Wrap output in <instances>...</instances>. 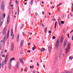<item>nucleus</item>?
Returning <instances> with one entry per match:
<instances>
[{
    "instance_id": "nucleus-16",
    "label": "nucleus",
    "mask_w": 73,
    "mask_h": 73,
    "mask_svg": "<svg viewBox=\"0 0 73 73\" xmlns=\"http://www.w3.org/2000/svg\"><path fill=\"white\" fill-rule=\"evenodd\" d=\"M45 49L44 48H42L41 49L40 52H42V51L44 52V51H45Z\"/></svg>"
},
{
    "instance_id": "nucleus-29",
    "label": "nucleus",
    "mask_w": 73,
    "mask_h": 73,
    "mask_svg": "<svg viewBox=\"0 0 73 73\" xmlns=\"http://www.w3.org/2000/svg\"><path fill=\"white\" fill-rule=\"evenodd\" d=\"M54 48L55 49H57L58 48V46H54Z\"/></svg>"
},
{
    "instance_id": "nucleus-31",
    "label": "nucleus",
    "mask_w": 73,
    "mask_h": 73,
    "mask_svg": "<svg viewBox=\"0 0 73 73\" xmlns=\"http://www.w3.org/2000/svg\"><path fill=\"white\" fill-rule=\"evenodd\" d=\"M24 27V24L22 25V26H21V28H20V29H21L22 28H23V27Z\"/></svg>"
},
{
    "instance_id": "nucleus-35",
    "label": "nucleus",
    "mask_w": 73,
    "mask_h": 73,
    "mask_svg": "<svg viewBox=\"0 0 73 73\" xmlns=\"http://www.w3.org/2000/svg\"><path fill=\"white\" fill-rule=\"evenodd\" d=\"M66 36L68 37H69V34H67Z\"/></svg>"
},
{
    "instance_id": "nucleus-48",
    "label": "nucleus",
    "mask_w": 73,
    "mask_h": 73,
    "mask_svg": "<svg viewBox=\"0 0 73 73\" xmlns=\"http://www.w3.org/2000/svg\"><path fill=\"white\" fill-rule=\"evenodd\" d=\"M5 70H6V69H7V66H5Z\"/></svg>"
},
{
    "instance_id": "nucleus-43",
    "label": "nucleus",
    "mask_w": 73,
    "mask_h": 73,
    "mask_svg": "<svg viewBox=\"0 0 73 73\" xmlns=\"http://www.w3.org/2000/svg\"><path fill=\"white\" fill-rule=\"evenodd\" d=\"M31 45V43H28V46H29V45Z\"/></svg>"
},
{
    "instance_id": "nucleus-47",
    "label": "nucleus",
    "mask_w": 73,
    "mask_h": 73,
    "mask_svg": "<svg viewBox=\"0 0 73 73\" xmlns=\"http://www.w3.org/2000/svg\"><path fill=\"white\" fill-rule=\"evenodd\" d=\"M37 66H39V64H38V63H37Z\"/></svg>"
},
{
    "instance_id": "nucleus-22",
    "label": "nucleus",
    "mask_w": 73,
    "mask_h": 73,
    "mask_svg": "<svg viewBox=\"0 0 73 73\" xmlns=\"http://www.w3.org/2000/svg\"><path fill=\"white\" fill-rule=\"evenodd\" d=\"M35 49H36V47L35 46H34V47H33V50H35Z\"/></svg>"
},
{
    "instance_id": "nucleus-15",
    "label": "nucleus",
    "mask_w": 73,
    "mask_h": 73,
    "mask_svg": "<svg viewBox=\"0 0 73 73\" xmlns=\"http://www.w3.org/2000/svg\"><path fill=\"white\" fill-rule=\"evenodd\" d=\"M24 43V40H22L21 41V46H23V43Z\"/></svg>"
},
{
    "instance_id": "nucleus-54",
    "label": "nucleus",
    "mask_w": 73,
    "mask_h": 73,
    "mask_svg": "<svg viewBox=\"0 0 73 73\" xmlns=\"http://www.w3.org/2000/svg\"><path fill=\"white\" fill-rule=\"evenodd\" d=\"M27 2L25 3L24 4V5H27Z\"/></svg>"
},
{
    "instance_id": "nucleus-34",
    "label": "nucleus",
    "mask_w": 73,
    "mask_h": 73,
    "mask_svg": "<svg viewBox=\"0 0 73 73\" xmlns=\"http://www.w3.org/2000/svg\"><path fill=\"white\" fill-rule=\"evenodd\" d=\"M28 35H30V34H32V33H30L29 32H28Z\"/></svg>"
},
{
    "instance_id": "nucleus-10",
    "label": "nucleus",
    "mask_w": 73,
    "mask_h": 73,
    "mask_svg": "<svg viewBox=\"0 0 73 73\" xmlns=\"http://www.w3.org/2000/svg\"><path fill=\"white\" fill-rule=\"evenodd\" d=\"M19 61L21 63H22V64H24V62H23V60L22 58H20Z\"/></svg>"
},
{
    "instance_id": "nucleus-46",
    "label": "nucleus",
    "mask_w": 73,
    "mask_h": 73,
    "mask_svg": "<svg viewBox=\"0 0 73 73\" xmlns=\"http://www.w3.org/2000/svg\"><path fill=\"white\" fill-rule=\"evenodd\" d=\"M7 52V50L6 49L5 50V53H6V52Z\"/></svg>"
},
{
    "instance_id": "nucleus-19",
    "label": "nucleus",
    "mask_w": 73,
    "mask_h": 73,
    "mask_svg": "<svg viewBox=\"0 0 73 73\" xmlns=\"http://www.w3.org/2000/svg\"><path fill=\"white\" fill-rule=\"evenodd\" d=\"M11 36H12V35L13 34V29H11Z\"/></svg>"
},
{
    "instance_id": "nucleus-40",
    "label": "nucleus",
    "mask_w": 73,
    "mask_h": 73,
    "mask_svg": "<svg viewBox=\"0 0 73 73\" xmlns=\"http://www.w3.org/2000/svg\"><path fill=\"white\" fill-rule=\"evenodd\" d=\"M23 36H25V33H24V32H23Z\"/></svg>"
},
{
    "instance_id": "nucleus-7",
    "label": "nucleus",
    "mask_w": 73,
    "mask_h": 73,
    "mask_svg": "<svg viewBox=\"0 0 73 73\" xmlns=\"http://www.w3.org/2000/svg\"><path fill=\"white\" fill-rule=\"evenodd\" d=\"M63 40H64V37L62 36L61 37L60 40V43H62V42H63Z\"/></svg>"
},
{
    "instance_id": "nucleus-33",
    "label": "nucleus",
    "mask_w": 73,
    "mask_h": 73,
    "mask_svg": "<svg viewBox=\"0 0 73 73\" xmlns=\"http://www.w3.org/2000/svg\"><path fill=\"white\" fill-rule=\"evenodd\" d=\"M14 37H15V35H13V38H12V39L13 40L14 39Z\"/></svg>"
},
{
    "instance_id": "nucleus-56",
    "label": "nucleus",
    "mask_w": 73,
    "mask_h": 73,
    "mask_svg": "<svg viewBox=\"0 0 73 73\" xmlns=\"http://www.w3.org/2000/svg\"><path fill=\"white\" fill-rule=\"evenodd\" d=\"M54 8V7H53L52 6V7L51 8V9H52V8Z\"/></svg>"
},
{
    "instance_id": "nucleus-36",
    "label": "nucleus",
    "mask_w": 73,
    "mask_h": 73,
    "mask_svg": "<svg viewBox=\"0 0 73 73\" xmlns=\"http://www.w3.org/2000/svg\"><path fill=\"white\" fill-rule=\"evenodd\" d=\"M48 33H52V31H48Z\"/></svg>"
},
{
    "instance_id": "nucleus-59",
    "label": "nucleus",
    "mask_w": 73,
    "mask_h": 73,
    "mask_svg": "<svg viewBox=\"0 0 73 73\" xmlns=\"http://www.w3.org/2000/svg\"><path fill=\"white\" fill-rule=\"evenodd\" d=\"M60 53H62V50H60Z\"/></svg>"
},
{
    "instance_id": "nucleus-2",
    "label": "nucleus",
    "mask_w": 73,
    "mask_h": 73,
    "mask_svg": "<svg viewBox=\"0 0 73 73\" xmlns=\"http://www.w3.org/2000/svg\"><path fill=\"white\" fill-rule=\"evenodd\" d=\"M7 64V60H5L4 61H3L2 63V68H3V66H4V64L5 65H6Z\"/></svg>"
},
{
    "instance_id": "nucleus-25",
    "label": "nucleus",
    "mask_w": 73,
    "mask_h": 73,
    "mask_svg": "<svg viewBox=\"0 0 73 73\" xmlns=\"http://www.w3.org/2000/svg\"><path fill=\"white\" fill-rule=\"evenodd\" d=\"M71 11H72V12H73V3L72 4V5Z\"/></svg>"
},
{
    "instance_id": "nucleus-18",
    "label": "nucleus",
    "mask_w": 73,
    "mask_h": 73,
    "mask_svg": "<svg viewBox=\"0 0 73 73\" xmlns=\"http://www.w3.org/2000/svg\"><path fill=\"white\" fill-rule=\"evenodd\" d=\"M14 49V46H12L11 47V50L12 51H13Z\"/></svg>"
},
{
    "instance_id": "nucleus-38",
    "label": "nucleus",
    "mask_w": 73,
    "mask_h": 73,
    "mask_svg": "<svg viewBox=\"0 0 73 73\" xmlns=\"http://www.w3.org/2000/svg\"><path fill=\"white\" fill-rule=\"evenodd\" d=\"M69 29V27H67V30H68V29Z\"/></svg>"
},
{
    "instance_id": "nucleus-8",
    "label": "nucleus",
    "mask_w": 73,
    "mask_h": 73,
    "mask_svg": "<svg viewBox=\"0 0 73 73\" xmlns=\"http://www.w3.org/2000/svg\"><path fill=\"white\" fill-rule=\"evenodd\" d=\"M1 7L2 9H4V3L3 2L2 3Z\"/></svg>"
},
{
    "instance_id": "nucleus-64",
    "label": "nucleus",
    "mask_w": 73,
    "mask_h": 73,
    "mask_svg": "<svg viewBox=\"0 0 73 73\" xmlns=\"http://www.w3.org/2000/svg\"><path fill=\"white\" fill-rule=\"evenodd\" d=\"M42 13L43 15H44V12H42Z\"/></svg>"
},
{
    "instance_id": "nucleus-11",
    "label": "nucleus",
    "mask_w": 73,
    "mask_h": 73,
    "mask_svg": "<svg viewBox=\"0 0 73 73\" xmlns=\"http://www.w3.org/2000/svg\"><path fill=\"white\" fill-rule=\"evenodd\" d=\"M19 37H20V34H18L17 39V42H19Z\"/></svg>"
},
{
    "instance_id": "nucleus-6",
    "label": "nucleus",
    "mask_w": 73,
    "mask_h": 73,
    "mask_svg": "<svg viewBox=\"0 0 73 73\" xmlns=\"http://www.w3.org/2000/svg\"><path fill=\"white\" fill-rule=\"evenodd\" d=\"M52 48V46H50L48 47V51L49 52V53H51V49Z\"/></svg>"
},
{
    "instance_id": "nucleus-58",
    "label": "nucleus",
    "mask_w": 73,
    "mask_h": 73,
    "mask_svg": "<svg viewBox=\"0 0 73 73\" xmlns=\"http://www.w3.org/2000/svg\"><path fill=\"white\" fill-rule=\"evenodd\" d=\"M34 68V66H32V69H33Z\"/></svg>"
},
{
    "instance_id": "nucleus-27",
    "label": "nucleus",
    "mask_w": 73,
    "mask_h": 73,
    "mask_svg": "<svg viewBox=\"0 0 73 73\" xmlns=\"http://www.w3.org/2000/svg\"><path fill=\"white\" fill-rule=\"evenodd\" d=\"M64 23H65V22L64 21H62L61 22V23L62 24H64Z\"/></svg>"
},
{
    "instance_id": "nucleus-26",
    "label": "nucleus",
    "mask_w": 73,
    "mask_h": 73,
    "mask_svg": "<svg viewBox=\"0 0 73 73\" xmlns=\"http://www.w3.org/2000/svg\"><path fill=\"white\" fill-rule=\"evenodd\" d=\"M33 0H31L30 2V4L31 5H32V4H33Z\"/></svg>"
},
{
    "instance_id": "nucleus-45",
    "label": "nucleus",
    "mask_w": 73,
    "mask_h": 73,
    "mask_svg": "<svg viewBox=\"0 0 73 73\" xmlns=\"http://www.w3.org/2000/svg\"><path fill=\"white\" fill-rule=\"evenodd\" d=\"M2 56L3 57H5V55L4 54L2 55Z\"/></svg>"
},
{
    "instance_id": "nucleus-50",
    "label": "nucleus",
    "mask_w": 73,
    "mask_h": 73,
    "mask_svg": "<svg viewBox=\"0 0 73 73\" xmlns=\"http://www.w3.org/2000/svg\"><path fill=\"white\" fill-rule=\"evenodd\" d=\"M35 15L36 16H37V13H35Z\"/></svg>"
},
{
    "instance_id": "nucleus-21",
    "label": "nucleus",
    "mask_w": 73,
    "mask_h": 73,
    "mask_svg": "<svg viewBox=\"0 0 73 73\" xmlns=\"http://www.w3.org/2000/svg\"><path fill=\"white\" fill-rule=\"evenodd\" d=\"M4 33H5L6 32V31H7V28H5L3 30Z\"/></svg>"
},
{
    "instance_id": "nucleus-14",
    "label": "nucleus",
    "mask_w": 73,
    "mask_h": 73,
    "mask_svg": "<svg viewBox=\"0 0 73 73\" xmlns=\"http://www.w3.org/2000/svg\"><path fill=\"white\" fill-rule=\"evenodd\" d=\"M8 56H9L8 55H6L5 58V60L7 61L8 60Z\"/></svg>"
},
{
    "instance_id": "nucleus-23",
    "label": "nucleus",
    "mask_w": 73,
    "mask_h": 73,
    "mask_svg": "<svg viewBox=\"0 0 73 73\" xmlns=\"http://www.w3.org/2000/svg\"><path fill=\"white\" fill-rule=\"evenodd\" d=\"M57 22H56L55 23V26H54V29H56V26L57 25Z\"/></svg>"
},
{
    "instance_id": "nucleus-32",
    "label": "nucleus",
    "mask_w": 73,
    "mask_h": 73,
    "mask_svg": "<svg viewBox=\"0 0 73 73\" xmlns=\"http://www.w3.org/2000/svg\"><path fill=\"white\" fill-rule=\"evenodd\" d=\"M7 35H7V38L8 39V37H9V33H7Z\"/></svg>"
},
{
    "instance_id": "nucleus-28",
    "label": "nucleus",
    "mask_w": 73,
    "mask_h": 73,
    "mask_svg": "<svg viewBox=\"0 0 73 73\" xmlns=\"http://www.w3.org/2000/svg\"><path fill=\"white\" fill-rule=\"evenodd\" d=\"M69 59H70V60H72L73 59V57L72 56H70L69 57Z\"/></svg>"
},
{
    "instance_id": "nucleus-49",
    "label": "nucleus",
    "mask_w": 73,
    "mask_h": 73,
    "mask_svg": "<svg viewBox=\"0 0 73 73\" xmlns=\"http://www.w3.org/2000/svg\"><path fill=\"white\" fill-rule=\"evenodd\" d=\"M23 68H21V72H22V71H23Z\"/></svg>"
},
{
    "instance_id": "nucleus-17",
    "label": "nucleus",
    "mask_w": 73,
    "mask_h": 73,
    "mask_svg": "<svg viewBox=\"0 0 73 73\" xmlns=\"http://www.w3.org/2000/svg\"><path fill=\"white\" fill-rule=\"evenodd\" d=\"M19 62H17V67L18 68H19Z\"/></svg>"
},
{
    "instance_id": "nucleus-12",
    "label": "nucleus",
    "mask_w": 73,
    "mask_h": 73,
    "mask_svg": "<svg viewBox=\"0 0 73 73\" xmlns=\"http://www.w3.org/2000/svg\"><path fill=\"white\" fill-rule=\"evenodd\" d=\"M62 73H72V71H64V72H63Z\"/></svg>"
},
{
    "instance_id": "nucleus-20",
    "label": "nucleus",
    "mask_w": 73,
    "mask_h": 73,
    "mask_svg": "<svg viewBox=\"0 0 73 73\" xmlns=\"http://www.w3.org/2000/svg\"><path fill=\"white\" fill-rule=\"evenodd\" d=\"M13 60H15V58H12L11 59L10 61H13Z\"/></svg>"
},
{
    "instance_id": "nucleus-9",
    "label": "nucleus",
    "mask_w": 73,
    "mask_h": 73,
    "mask_svg": "<svg viewBox=\"0 0 73 73\" xmlns=\"http://www.w3.org/2000/svg\"><path fill=\"white\" fill-rule=\"evenodd\" d=\"M67 40L65 39L64 42V46H66V43H67Z\"/></svg>"
},
{
    "instance_id": "nucleus-61",
    "label": "nucleus",
    "mask_w": 73,
    "mask_h": 73,
    "mask_svg": "<svg viewBox=\"0 0 73 73\" xmlns=\"http://www.w3.org/2000/svg\"><path fill=\"white\" fill-rule=\"evenodd\" d=\"M59 20H61V19H60V17H59L58 18Z\"/></svg>"
},
{
    "instance_id": "nucleus-42",
    "label": "nucleus",
    "mask_w": 73,
    "mask_h": 73,
    "mask_svg": "<svg viewBox=\"0 0 73 73\" xmlns=\"http://www.w3.org/2000/svg\"><path fill=\"white\" fill-rule=\"evenodd\" d=\"M5 14H3V18H5Z\"/></svg>"
},
{
    "instance_id": "nucleus-52",
    "label": "nucleus",
    "mask_w": 73,
    "mask_h": 73,
    "mask_svg": "<svg viewBox=\"0 0 73 73\" xmlns=\"http://www.w3.org/2000/svg\"><path fill=\"white\" fill-rule=\"evenodd\" d=\"M42 42H43V44H44L45 43V41H43Z\"/></svg>"
},
{
    "instance_id": "nucleus-1",
    "label": "nucleus",
    "mask_w": 73,
    "mask_h": 73,
    "mask_svg": "<svg viewBox=\"0 0 73 73\" xmlns=\"http://www.w3.org/2000/svg\"><path fill=\"white\" fill-rule=\"evenodd\" d=\"M70 46H67L66 48L65 49V53L66 54H67L69 52V50L70 49Z\"/></svg>"
},
{
    "instance_id": "nucleus-24",
    "label": "nucleus",
    "mask_w": 73,
    "mask_h": 73,
    "mask_svg": "<svg viewBox=\"0 0 73 73\" xmlns=\"http://www.w3.org/2000/svg\"><path fill=\"white\" fill-rule=\"evenodd\" d=\"M44 31H45V33H46V32H47V28H45Z\"/></svg>"
},
{
    "instance_id": "nucleus-51",
    "label": "nucleus",
    "mask_w": 73,
    "mask_h": 73,
    "mask_svg": "<svg viewBox=\"0 0 73 73\" xmlns=\"http://www.w3.org/2000/svg\"><path fill=\"white\" fill-rule=\"evenodd\" d=\"M5 33H4V31H3V35H4V34H5Z\"/></svg>"
},
{
    "instance_id": "nucleus-3",
    "label": "nucleus",
    "mask_w": 73,
    "mask_h": 73,
    "mask_svg": "<svg viewBox=\"0 0 73 73\" xmlns=\"http://www.w3.org/2000/svg\"><path fill=\"white\" fill-rule=\"evenodd\" d=\"M60 43V39H58L55 43L56 46H58L59 45V44Z\"/></svg>"
},
{
    "instance_id": "nucleus-13",
    "label": "nucleus",
    "mask_w": 73,
    "mask_h": 73,
    "mask_svg": "<svg viewBox=\"0 0 73 73\" xmlns=\"http://www.w3.org/2000/svg\"><path fill=\"white\" fill-rule=\"evenodd\" d=\"M9 23V16H8L7 19V24H8Z\"/></svg>"
},
{
    "instance_id": "nucleus-4",
    "label": "nucleus",
    "mask_w": 73,
    "mask_h": 73,
    "mask_svg": "<svg viewBox=\"0 0 73 73\" xmlns=\"http://www.w3.org/2000/svg\"><path fill=\"white\" fill-rule=\"evenodd\" d=\"M11 61H10V62L9 63V69H11V67H12V65H11Z\"/></svg>"
},
{
    "instance_id": "nucleus-60",
    "label": "nucleus",
    "mask_w": 73,
    "mask_h": 73,
    "mask_svg": "<svg viewBox=\"0 0 73 73\" xmlns=\"http://www.w3.org/2000/svg\"><path fill=\"white\" fill-rule=\"evenodd\" d=\"M27 52H29V53H30V52H31V51L30 50H28L27 51Z\"/></svg>"
},
{
    "instance_id": "nucleus-37",
    "label": "nucleus",
    "mask_w": 73,
    "mask_h": 73,
    "mask_svg": "<svg viewBox=\"0 0 73 73\" xmlns=\"http://www.w3.org/2000/svg\"><path fill=\"white\" fill-rule=\"evenodd\" d=\"M55 38H56V37L53 36V37H52V39H55Z\"/></svg>"
},
{
    "instance_id": "nucleus-63",
    "label": "nucleus",
    "mask_w": 73,
    "mask_h": 73,
    "mask_svg": "<svg viewBox=\"0 0 73 73\" xmlns=\"http://www.w3.org/2000/svg\"><path fill=\"white\" fill-rule=\"evenodd\" d=\"M54 21H56V19H55V18L54 19Z\"/></svg>"
},
{
    "instance_id": "nucleus-53",
    "label": "nucleus",
    "mask_w": 73,
    "mask_h": 73,
    "mask_svg": "<svg viewBox=\"0 0 73 73\" xmlns=\"http://www.w3.org/2000/svg\"><path fill=\"white\" fill-rule=\"evenodd\" d=\"M14 45V44H13V43H12V44H11V46H13Z\"/></svg>"
},
{
    "instance_id": "nucleus-39",
    "label": "nucleus",
    "mask_w": 73,
    "mask_h": 73,
    "mask_svg": "<svg viewBox=\"0 0 73 73\" xmlns=\"http://www.w3.org/2000/svg\"><path fill=\"white\" fill-rule=\"evenodd\" d=\"M70 43H68V46H70Z\"/></svg>"
},
{
    "instance_id": "nucleus-55",
    "label": "nucleus",
    "mask_w": 73,
    "mask_h": 73,
    "mask_svg": "<svg viewBox=\"0 0 73 73\" xmlns=\"http://www.w3.org/2000/svg\"><path fill=\"white\" fill-rule=\"evenodd\" d=\"M72 40H73V36H72Z\"/></svg>"
},
{
    "instance_id": "nucleus-57",
    "label": "nucleus",
    "mask_w": 73,
    "mask_h": 73,
    "mask_svg": "<svg viewBox=\"0 0 73 73\" xmlns=\"http://www.w3.org/2000/svg\"><path fill=\"white\" fill-rule=\"evenodd\" d=\"M62 3H60L59 4V5H62Z\"/></svg>"
},
{
    "instance_id": "nucleus-41",
    "label": "nucleus",
    "mask_w": 73,
    "mask_h": 73,
    "mask_svg": "<svg viewBox=\"0 0 73 73\" xmlns=\"http://www.w3.org/2000/svg\"><path fill=\"white\" fill-rule=\"evenodd\" d=\"M12 2V0H11L10 1V5H11V3Z\"/></svg>"
},
{
    "instance_id": "nucleus-5",
    "label": "nucleus",
    "mask_w": 73,
    "mask_h": 73,
    "mask_svg": "<svg viewBox=\"0 0 73 73\" xmlns=\"http://www.w3.org/2000/svg\"><path fill=\"white\" fill-rule=\"evenodd\" d=\"M3 22V19H0V27H1L2 25Z\"/></svg>"
},
{
    "instance_id": "nucleus-62",
    "label": "nucleus",
    "mask_w": 73,
    "mask_h": 73,
    "mask_svg": "<svg viewBox=\"0 0 73 73\" xmlns=\"http://www.w3.org/2000/svg\"><path fill=\"white\" fill-rule=\"evenodd\" d=\"M33 73H35V71H33Z\"/></svg>"
},
{
    "instance_id": "nucleus-30",
    "label": "nucleus",
    "mask_w": 73,
    "mask_h": 73,
    "mask_svg": "<svg viewBox=\"0 0 73 73\" xmlns=\"http://www.w3.org/2000/svg\"><path fill=\"white\" fill-rule=\"evenodd\" d=\"M5 40V37H4L3 39V42H4Z\"/></svg>"
},
{
    "instance_id": "nucleus-44",
    "label": "nucleus",
    "mask_w": 73,
    "mask_h": 73,
    "mask_svg": "<svg viewBox=\"0 0 73 73\" xmlns=\"http://www.w3.org/2000/svg\"><path fill=\"white\" fill-rule=\"evenodd\" d=\"M1 63H0V69L1 68Z\"/></svg>"
}]
</instances>
